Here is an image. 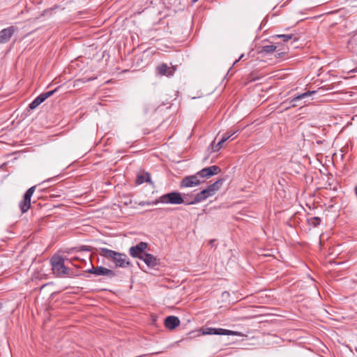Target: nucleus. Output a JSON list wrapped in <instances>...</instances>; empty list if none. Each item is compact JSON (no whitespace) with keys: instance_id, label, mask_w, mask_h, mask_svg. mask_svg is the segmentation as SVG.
I'll list each match as a JSON object with an SVG mask.
<instances>
[{"instance_id":"nucleus-1","label":"nucleus","mask_w":357,"mask_h":357,"mask_svg":"<svg viewBox=\"0 0 357 357\" xmlns=\"http://www.w3.org/2000/svg\"><path fill=\"white\" fill-rule=\"evenodd\" d=\"M100 255L113 261L116 267L126 268L132 266L128 256L121 252H116L106 248H101L99 250Z\"/></svg>"},{"instance_id":"nucleus-2","label":"nucleus","mask_w":357,"mask_h":357,"mask_svg":"<svg viewBox=\"0 0 357 357\" xmlns=\"http://www.w3.org/2000/svg\"><path fill=\"white\" fill-rule=\"evenodd\" d=\"M223 181L222 178L217 180L213 184L209 185L206 189L198 192L192 201H187V204L189 205L199 203L214 195L220 189Z\"/></svg>"},{"instance_id":"nucleus-3","label":"nucleus","mask_w":357,"mask_h":357,"mask_svg":"<svg viewBox=\"0 0 357 357\" xmlns=\"http://www.w3.org/2000/svg\"><path fill=\"white\" fill-rule=\"evenodd\" d=\"M159 202H161L162 204H181L185 202V199L184 198H183L181 193L177 192H172L160 196L158 199H155L152 202H144L139 203V205H155Z\"/></svg>"},{"instance_id":"nucleus-4","label":"nucleus","mask_w":357,"mask_h":357,"mask_svg":"<svg viewBox=\"0 0 357 357\" xmlns=\"http://www.w3.org/2000/svg\"><path fill=\"white\" fill-rule=\"evenodd\" d=\"M53 273L57 277L70 275L69 269L64 264V259L59 255H54L50 259Z\"/></svg>"},{"instance_id":"nucleus-5","label":"nucleus","mask_w":357,"mask_h":357,"mask_svg":"<svg viewBox=\"0 0 357 357\" xmlns=\"http://www.w3.org/2000/svg\"><path fill=\"white\" fill-rule=\"evenodd\" d=\"M36 186L29 188L24 195L23 199L20 202L19 206L22 213H26L31 207V198L35 192Z\"/></svg>"},{"instance_id":"nucleus-6","label":"nucleus","mask_w":357,"mask_h":357,"mask_svg":"<svg viewBox=\"0 0 357 357\" xmlns=\"http://www.w3.org/2000/svg\"><path fill=\"white\" fill-rule=\"evenodd\" d=\"M220 172V168L218 166L213 165L201 169L197 172L199 178L203 181V183L208 178L213 175L218 174Z\"/></svg>"},{"instance_id":"nucleus-7","label":"nucleus","mask_w":357,"mask_h":357,"mask_svg":"<svg viewBox=\"0 0 357 357\" xmlns=\"http://www.w3.org/2000/svg\"><path fill=\"white\" fill-rule=\"evenodd\" d=\"M202 183H203V181L199 178V175H197V173H196L195 174L184 177L180 183V187L191 188L197 186Z\"/></svg>"},{"instance_id":"nucleus-8","label":"nucleus","mask_w":357,"mask_h":357,"mask_svg":"<svg viewBox=\"0 0 357 357\" xmlns=\"http://www.w3.org/2000/svg\"><path fill=\"white\" fill-rule=\"evenodd\" d=\"M59 87L56 88L54 90L50 91L46 93H43L37 96L29 105L30 109H36L38 105L43 102L47 98L52 96L56 91H58Z\"/></svg>"},{"instance_id":"nucleus-9","label":"nucleus","mask_w":357,"mask_h":357,"mask_svg":"<svg viewBox=\"0 0 357 357\" xmlns=\"http://www.w3.org/2000/svg\"><path fill=\"white\" fill-rule=\"evenodd\" d=\"M86 272L89 273L94 274L96 275H105L110 278L116 275V273L114 271L108 269L103 266H92V268L88 269Z\"/></svg>"},{"instance_id":"nucleus-10","label":"nucleus","mask_w":357,"mask_h":357,"mask_svg":"<svg viewBox=\"0 0 357 357\" xmlns=\"http://www.w3.org/2000/svg\"><path fill=\"white\" fill-rule=\"evenodd\" d=\"M148 244L145 242H140L135 246H132L129 249L130 255L140 259L144 255V251L147 248Z\"/></svg>"},{"instance_id":"nucleus-11","label":"nucleus","mask_w":357,"mask_h":357,"mask_svg":"<svg viewBox=\"0 0 357 357\" xmlns=\"http://www.w3.org/2000/svg\"><path fill=\"white\" fill-rule=\"evenodd\" d=\"M16 30L17 29L13 26H10L2 29L0 31V43L4 44L8 42Z\"/></svg>"},{"instance_id":"nucleus-12","label":"nucleus","mask_w":357,"mask_h":357,"mask_svg":"<svg viewBox=\"0 0 357 357\" xmlns=\"http://www.w3.org/2000/svg\"><path fill=\"white\" fill-rule=\"evenodd\" d=\"M202 335H234V332L229 330L223 328H205L202 329Z\"/></svg>"},{"instance_id":"nucleus-13","label":"nucleus","mask_w":357,"mask_h":357,"mask_svg":"<svg viewBox=\"0 0 357 357\" xmlns=\"http://www.w3.org/2000/svg\"><path fill=\"white\" fill-rule=\"evenodd\" d=\"M156 73L160 75L172 76L175 70L174 68H169L166 63H161L156 67Z\"/></svg>"},{"instance_id":"nucleus-14","label":"nucleus","mask_w":357,"mask_h":357,"mask_svg":"<svg viewBox=\"0 0 357 357\" xmlns=\"http://www.w3.org/2000/svg\"><path fill=\"white\" fill-rule=\"evenodd\" d=\"M140 259L143 260L150 267H155L159 264V259L149 253H144Z\"/></svg>"},{"instance_id":"nucleus-15","label":"nucleus","mask_w":357,"mask_h":357,"mask_svg":"<svg viewBox=\"0 0 357 357\" xmlns=\"http://www.w3.org/2000/svg\"><path fill=\"white\" fill-rule=\"evenodd\" d=\"M179 324L180 320L177 317L169 316L165 319V326L168 329H174Z\"/></svg>"},{"instance_id":"nucleus-16","label":"nucleus","mask_w":357,"mask_h":357,"mask_svg":"<svg viewBox=\"0 0 357 357\" xmlns=\"http://www.w3.org/2000/svg\"><path fill=\"white\" fill-rule=\"evenodd\" d=\"M135 182L137 185H141L145 182L153 184V182L151 180V176L148 172L139 174L136 178Z\"/></svg>"},{"instance_id":"nucleus-17","label":"nucleus","mask_w":357,"mask_h":357,"mask_svg":"<svg viewBox=\"0 0 357 357\" xmlns=\"http://www.w3.org/2000/svg\"><path fill=\"white\" fill-rule=\"evenodd\" d=\"M316 91H308L307 92H305V93H303L296 97H294V98L291 99V107H296V102L298 101V100H303L307 97H309L310 96H311L312 94L314 93Z\"/></svg>"},{"instance_id":"nucleus-18","label":"nucleus","mask_w":357,"mask_h":357,"mask_svg":"<svg viewBox=\"0 0 357 357\" xmlns=\"http://www.w3.org/2000/svg\"><path fill=\"white\" fill-rule=\"evenodd\" d=\"M277 47L273 44L264 45L261 47V50L259 51L260 53H271L273 52L276 50Z\"/></svg>"},{"instance_id":"nucleus-19","label":"nucleus","mask_w":357,"mask_h":357,"mask_svg":"<svg viewBox=\"0 0 357 357\" xmlns=\"http://www.w3.org/2000/svg\"><path fill=\"white\" fill-rule=\"evenodd\" d=\"M309 225L313 227L318 226L321 222V219L319 217H312L307 220Z\"/></svg>"},{"instance_id":"nucleus-20","label":"nucleus","mask_w":357,"mask_h":357,"mask_svg":"<svg viewBox=\"0 0 357 357\" xmlns=\"http://www.w3.org/2000/svg\"><path fill=\"white\" fill-rule=\"evenodd\" d=\"M293 37L292 34H281L274 36L273 38H282L284 42H287L291 40Z\"/></svg>"},{"instance_id":"nucleus-21","label":"nucleus","mask_w":357,"mask_h":357,"mask_svg":"<svg viewBox=\"0 0 357 357\" xmlns=\"http://www.w3.org/2000/svg\"><path fill=\"white\" fill-rule=\"evenodd\" d=\"M236 132V131H234L232 132H227L226 134H225L220 139V142L223 144L224 142H225L226 141H227L231 137H232Z\"/></svg>"},{"instance_id":"nucleus-22","label":"nucleus","mask_w":357,"mask_h":357,"mask_svg":"<svg viewBox=\"0 0 357 357\" xmlns=\"http://www.w3.org/2000/svg\"><path fill=\"white\" fill-rule=\"evenodd\" d=\"M211 146L212 151L217 152L222 147V144L220 143V141L217 144H215V141H213L211 143Z\"/></svg>"},{"instance_id":"nucleus-23","label":"nucleus","mask_w":357,"mask_h":357,"mask_svg":"<svg viewBox=\"0 0 357 357\" xmlns=\"http://www.w3.org/2000/svg\"><path fill=\"white\" fill-rule=\"evenodd\" d=\"M183 198H184V199H185L184 203L188 204L187 201H192L194 197H192L191 196L184 194Z\"/></svg>"},{"instance_id":"nucleus-24","label":"nucleus","mask_w":357,"mask_h":357,"mask_svg":"<svg viewBox=\"0 0 357 357\" xmlns=\"http://www.w3.org/2000/svg\"><path fill=\"white\" fill-rule=\"evenodd\" d=\"M215 240L213 239V240H211V241H209V245H210L211 247L214 246V242H215Z\"/></svg>"},{"instance_id":"nucleus-25","label":"nucleus","mask_w":357,"mask_h":357,"mask_svg":"<svg viewBox=\"0 0 357 357\" xmlns=\"http://www.w3.org/2000/svg\"><path fill=\"white\" fill-rule=\"evenodd\" d=\"M79 259L77 257H74L70 259V262L73 264V261L78 260Z\"/></svg>"},{"instance_id":"nucleus-26","label":"nucleus","mask_w":357,"mask_h":357,"mask_svg":"<svg viewBox=\"0 0 357 357\" xmlns=\"http://www.w3.org/2000/svg\"><path fill=\"white\" fill-rule=\"evenodd\" d=\"M52 179H53V178H49V179H47V180H45V181H44L43 182V183H46V182H48V181H52Z\"/></svg>"},{"instance_id":"nucleus-27","label":"nucleus","mask_w":357,"mask_h":357,"mask_svg":"<svg viewBox=\"0 0 357 357\" xmlns=\"http://www.w3.org/2000/svg\"><path fill=\"white\" fill-rule=\"evenodd\" d=\"M82 250H89L88 248H85V247H84V248H82Z\"/></svg>"},{"instance_id":"nucleus-28","label":"nucleus","mask_w":357,"mask_h":357,"mask_svg":"<svg viewBox=\"0 0 357 357\" xmlns=\"http://www.w3.org/2000/svg\"><path fill=\"white\" fill-rule=\"evenodd\" d=\"M284 54L283 52H282V53H278V56L279 57V56H280V55H281V54Z\"/></svg>"},{"instance_id":"nucleus-29","label":"nucleus","mask_w":357,"mask_h":357,"mask_svg":"<svg viewBox=\"0 0 357 357\" xmlns=\"http://www.w3.org/2000/svg\"><path fill=\"white\" fill-rule=\"evenodd\" d=\"M243 57V54H241V56L239 57L238 60L241 59Z\"/></svg>"},{"instance_id":"nucleus-30","label":"nucleus","mask_w":357,"mask_h":357,"mask_svg":"<svg viewBox=\"0 0 357 357\" xmlns=\"http://www.w3.org/2000/svg\"><path fill=\"white\" fill-rule=\"evenodd\" d=\"M2 306H3L2 303H0V310L2 308Z\"/></svg>"},{"instance_id":"nucleus-31","label":"nucleus","mask_w":357,"mask_h":357,"mask_svg":"<svg viewBox=\"0 0 357 357\" xmlns=\"http://www.w3.org/2000/svg\"><path fill=\"white\" fill-rule=\"evenodd\" d=\"M198 0H192V2H197Z\"/></svg>"}]
</instances>
